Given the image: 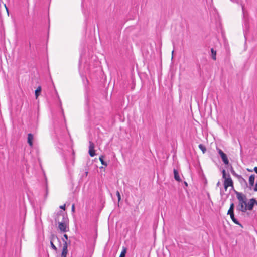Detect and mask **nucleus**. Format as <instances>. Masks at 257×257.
<instances>
[{
  "instance_id": "obj_1",
  "label": "nucleus",
  "mask_w": 257,
  "mask_h": 257,
  "mask_svg": "<svg viewBox=\"0 0 257 257\" xmlns=\"http://www.w3.org/2000/svg\"><path fill=\"white\" fill-rule=\"evenodd\" d=\"M55 220L56 222H58V228L61 231L66 232L68 231V227H67L68 218L63 212L60 211L58 212L55 218Z\"/></svg>"
},
{
  "instance_id": "obj_2",
  "label": "nucleus",
  "mask_w": 257,
  "mask_h": 257,
  "mask_svg": "<svg viewBox=\"0 0 257 257\" xmlns=\"http://www.w3.org/2000/svg\"><path fill=\"white\" fill-rule=\"evenodd\" d=\"M235 193L236 195V197L239 201V203H242V204H246L247 202V198L245 195L241 192L235 191Z\"/></svg>"
},
{
  "instance_id": "obj_3",
  "label": "nucleus",
  "mask_w": 257,
  "mask_h": 257,
  "mask_svg": "<svg viewBox=\"0 0 257 257\" xmlns=\"http://www.w3.org/2000/svg\"><path fill=\"white\" fill-rule=\"evenodd\" d=\"M224 187L225 190H226L227 188L229 186L233 187V181H232L229 174H228L227 177L224 178Z\"/></svg>"
},
{
  "instance_id": "obj_4",
  "label": "nucleus",
  "mask_w": 257,
  "mask_h": 257,
  "mask_svg": "<svg viewBox=\"0 0 257 257\" xmlns=\"http://www.w3.org/2000/svg\"><path fill=\"white\" fill-rule=\"evenodd\" d=\"M255 204H257V201L254 198H252L247 202L245 205L246 206V210H252Z\"/></svg>"
},
{
  "instance_id": "obj_5",
  "label": "nucleus",
  "mask_w": 257,
  "mask_h": 257,
  "mask_svg": "<svg viewBox=\"0 0 257 257\" xmlns=\"http://www.w3.org/2000/svg\"><path fill=\"white\" fill-rule=\"evenodd\" d=\"M94 147V144L92 141H89V154L91 157H94L96 155Z\"/></svg>"
},
{
  "instance_id": "obj_6",
  "label": "nucleus",
  "mask_w": 257,
  "mask_h": 257,
  "mask_svg": "<svg viewBox=\"0 0 257 257\" xmlns=\"http://www.w3.org/2000/svg\"><path fill=\"white\" fill-rule=\"evenodd\" d=\"M236 209L239 211H241L243 212H245L246 211V208L245 204H242V203H239L238 205L236 207Z\"/></svg>"
},
{
  "instance_id": "obj_7",
  "label": "nucleus",
  "mask_w": 257,
  "mask_h": 257,
  "mask_svg": "<svg viewBox=\"0 0 257 257\" xmlns=\"http://www.w3.org/2000/svg\"><path fill=\"white\" fill-rule=\"evenodd\" d=\"M34 139L33 135L31 133H29L28 134V143L29 144V146L30 147H33V140Z\"/></svg>"
},
{
  "instance_id": "obj_8",
  "label": "nucleus",
  "mask_w": 257,
  "mask_h": 257,
  "mask_svg": "<svg viewBox=\"0 0 257 257\" xmlns=\"http://www.w3.org/2000/svg\"><path fill=\"white\" fill-rule=\"evenodd\" d=\"M255 180V175L252 174L249 176V183L250 186V188L251 189V187L254 185Z\"/></svg>"
},
{
  "instance_id": "obj_9",
  "label": "nucleus",
  "mask_w": 257,
  "mask_h": 257,
  "mask_svg": "<svg viewBox=\"0 0 257 257\" xmlns=\"http://www.w3.org/2000/svg\"><path fill=\"white\" fill-rule=\"evenodd\" d=\"M232 221L236 224L239 225L241 227H243L242 225L239 222V221L235 218L234 213L229 214Z\"/></svg>"
},
{
  "instance_id": "obj_10",
  "label": "nucleus",
  "mask_w": 257,
  "mask_h": 257,
  "mask_svg": "<svg viewBox=\"0 0 257 257\" xmlns=\"http://www.w3.org/2000/svg\"><path fill=\"white\" fill-rule=\"evenodd\" d=\"M173 172H174V176L175 179L177 181H179V182L181 181V180L179 176V173H178V171L176 169H174Z\"/></svg>"
},
{
  "instance_id": "obj_11",
  "label": "nucleus",
  "mask_w": 257,
  "mask_h": 257,
  "mask_svg": "<svg viewBox=\"0 0 257 257\" xmlns=\"http://www.w3.org/2000/svg\"><path fill=\"white\" fill-rule=\"evenodd\" d=\"M237 177L242 185L244 184L246 187H247L246 181L241 175H237Z\"/></svg>"
},
{
  "instance_id": "obj_12",
  "label": "nucleus",
  "mask_w": 257,
  "mask_h": 257,
  "mask_svg": "<svg viewBox=\"0 0 257 257\" xmlns=\"http://www.w3.org/2000/svg\"><path fill=\"white\" fill-rule=\"evenodd\" d=\"M221 158L222 161L225 165H228L229 164V161L226 154L221 156Z\"/></svg>"
},
{
  "instance_id": "obj_13",
  "label": "nucleus",
  "mask_w": 257,
  "mask_h": 257,
  "mask_svg": "<svg viewBox=\"0 0 257 257\" xmlns=\"http://www.w3.org/2000/svg\"><path fill=\"white\" fill-rule=\"evenodd\" d=\"M234 204L233 203H232L230 204V206L228 211L227 214H228L234 213Z\"/></svg>"
},
{
  "instance_id": "obj_14",
  "label": "nucleus",
  "mask_w": 257,
  "mask_h": 257,
  "mask_svg": "<svg viewBox=\"0 0 257 257\" xmlns=\"http://www.w3.org/2000/svg\"><path fill=\"white\" fill-rule=\"evenodd\" d=\"M211 57H212V58L214 60H216V51L215 50H214L213 48H212L211 49Z\"/></svg>"
},
{
  "instance_id": "obj_15",
  "label": "nucleus",
  "mask_w": 257,
  "mask_h": 257,
  "mask_svg": "<svg viewBox=\"0 0 257 257\" xmlns=\"http://www.w3.org/2000/svg\"><path fill=\"white\" fill-rule=\"evenodd\" d=\"M41 91V88L40 86L38 87L37 88V89L35 90V96H36V98H37L39 96Z\"/></svg>"
},
{
  "instance_id": "obj_16",
  "label": "nucleus",
  "mask_w": 257,
  "mask_h": 257,
  "mask_svg": "<svg viewBox=\"0 0 257 257\" xmlns=\"http://www.w3.org/2000/svg\"><path fill=\"white\" fill-rule=\"evenodd\" d=\"M199 149L202 151L203 153H205L206 151V148L204 145L200 144L198 146Z\"/></svg>"
},
{
  "instance_id": "obj_17",
  "label": "nucleus",
  "mask_w": 257,
  "mask_h": 257,
  "mask_svg": "<svg viewBox=\"0 0 257 257\" xmlns=\"http://www.w3.org/2000/svg\"><path fill=\"white\" fill-rule=\"evenodd\" d=\"M104 156L101 155L99 157V160L100 161L101 164L105 166H107V164L106 162H105L103 160Z\"/></svg>"
},
{
  "instance_id": "obj_18",
  "label": "nucleus",
  "mask_w": 257,
  "mask_h": 257,
  "mask_svg": "<svg viewBox=\"0 0 257 257\" xmlns=\"http://www.w3.org/2000/svg\"><path fill=\"white\" fill-rule=\"evenodd\" d=\"M126 252V249L125 247H123V249L121 251V253L119 257H125Z\"/></svg>"
},
{
  "instance_id": "obj_19",
  "label": "nucleus",
  "mask_w": 257,
  "mask_h": 257,
  "mask_svg": "<svg viewBox=\"0 0 257 257\" xmlns=\"http://www.w3.org/2000/svg\"><path fill=\"white\" fill-rule=\"evenodd\" d=\"M50 244H51V247H52V248L53 249H54L55 251H57V248L56 247V246L54 244V243L53 242V239L52 238L51 239Z\"/></svg>"
},
{
  "instance_id": "obj_20",
  "label": "nucleus",
  "mask_w": 257,
  "mask_h": 257,
  "mask_svg": "<svg viewBox=\"0 0 257 257\" xmlns=\"http://www.w3.org/2000/svg\"><path fill=\"white\" fill-rule=\"evenodd\" d=\"M218 152L220 155V157L225 154V153L220 149L217 148Z\"/></svg>"
},
{
  "instance_id": "obj_21",
  "label": "nucleus",
  "mask_w": 257,
  "mask_h": 257,
  "mask_svg": "<svg viewBox=\"0 0 257 257\" xmlns=\"http://www.w3.org/2000/svg\"><path fill=\"white\" fill-rule=\"evenodd\" d=\"M116 195L118 198V201H119L121 199V196H120V193L118 191H117V192H116Z\"/></svg>"
},
{
  "instance_id": "obj_22",
  "label": "nucleus",
  "mask_w": 257,
  "mask_h": 257,
  "mask_svg": "<svg viewBox=\"0 0 257 257\" xmlns=\"http://www.w3.org/2000/svg\"><path fill=\"white\" fill-rule=\"evenodd\" d=\"M222 174H223V178H226V171L225 170H222Z\"/></svg>"
},
{
  "instance_id": "obj_23",
  "label": "nucleus",
  "mask_w": 257,
  "mask_h": 257,
  "mask_svg": "<svg viewBox=\"0 0 257 257\" xmlns=\"http://www.w3.org/2000/svg\"><path fill=\"white\" fill-rule=\"evenodd\" d=\"M241 7H242V10L243 15L244 16V15H245L244 6L242 5H241Z\"/></svg>"
},
{
  "instance_id": "obj_24",
  "label": "nucleus",
  "mask_w": 257,
  "mask_h": 257,
  "mask_svg": "<svg viewBox=\"0 0 257 257\" xmlns=\"http://www.w3.org/2000/svg\"><path fill=\"white\" fill-rule=\"evenodd\" d=\"M63 236H64V238L62 239L63 240L64 239L65 241H66L65 240L68 239V236L67 234H65Z\"/></svg>"
},
{
  "instance_id": "obj_25",
  "label": "nucleus",
  "mask_w": 257,
  "mask_h": 257,
  "mask_svg": "<svg viewBox=\"0 0 257 257\" xmlns=\"http://www.w3.org/2000/svg\"><path fill=\"white\" fill-rule=\"evenodd\" d=\"M75 211V205L73 204L72 206V212H74Z\"/></svg>"
},
{
  "instance_id": "obj_26",
  "label": "nucleus",
  "mask_w": 257,
  "mask_h": 257,
  "mask_svg": "<svg viewBox=\"0 0 257 257\" xmlns=\"http://www.w3.org/2000/svg\"><path fill=\"white\" fill-rule=\"evenodd\" d=\"M60 208L62 209H63V210H65V204L63 205H61L60 206Z\"/></svg>"
},
{
  "instance_id": "obj_27",
  "label": "nucleus",
  "mask_w": 257,
  "mask_h": 257,
  "mask_svg": "<svg viewBox=\"0 0 257 257\" xmlns=\"http://www.w3.org/2000/svg\"><path fill=\"white\" fill-rule=\"evenodd\" d=\"M232 174L235 176L237 177V175H238V174H237L234 171H232Z\"/></svg>"
},
{
  "instance_id": "obj_28",
  "label": "nucleus",
  "mask_w": 257,
  "mask_h": 257,
  "mask_svg": "<svg viewBox=\"0 0 257 257\" xmlns=\"http://www.w3.org/2000/svg\"><path fill=\"white\" fill-rule=\"evenodd\" d=\"M253 170L257 173V167H255Z\"/></svg>"
},
{
  "instance_id": "obj_29",
  "label": "nucleus",
  "mask_w": 257,
  "mask_h": 257,
  "mask_svg": "<svg viewBox=\"0 0 257 257\" xmlns=\"http://www.w3.org/2000/svg\"><path fill=\"white\" fill-rule=\"evenodd\" d=\"M247 170L249 172H252V170H250V169H247Z\"/></svg>"
},
{
  "instance_id": "obj_30",
  "label": "nucleus",
  "mask_w": 257,
  "mask_h": 257,
  "mask_svg": "<svg viewBox=\"0 0 257 257\" xmlns=\"http://www.w3.org/2000/svg\"><path fill=\"white\" fill-rule=\"evenodd\" d=\"M185 185L186 186H187V185H187V183L186 182H185Z\"/></svg>"
},
{
  "instance_id": "obj_31",
  "label": "nucleus",
  "mask_w": 257,
  "mask_h": 257,
  "mask_svg": "<svg viewBox=\"0 0 257 257\" xmlns=\"http://www.w3.org/2000/svg\"><path fill=\"white\" fill-rule=\"evenodd\" d=\"M219 183H219V182H218L217 183V186L219 185Z\"/></svg>"
},
{
  "instance_id": "obj_32",
  "label": "nucleus",
  "mask_w": 257,
  "mask_h": 257,
  "mask_svg": "<svg viewBox=\"0 0 257 257\" xmlns=\"http://www.w3.org/2000/svg\"><path fill=\"white\" fill-rule=\"evenodd\" d=\"M173 53H174V50H173V51H172V54H173Z\"/></svg>"
},
{
  "instance_id": "obj_33",
  "label": "nucleus",
  "mask_w": 257,
  "mask_h": 257,
  "mask_svg": "<svg viewBox=\"0 0 257 257\" xmlns=\"http://www.w3.org/2000/svg\"><path fill=\"white\" fill-rule=\"evenodd\" d=\"M245 26H246V27H247V24H245Z\"/></svg>"
}]
</instances>
